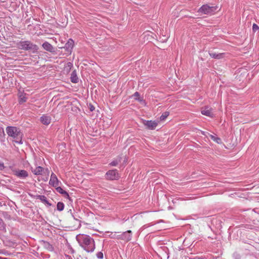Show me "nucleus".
<instances>
[{
  "label": "nucleus",
  "mask_w": 259,
  "mask_h": 259,
  "mask_svg": "<svg viewBox=\"0 0 259 259\" xmlns=\"http://www.w3.org/2000/svg\"><path fill=\"white\" fill-rule=\"evenodd\" d=\"M217 8V6L210 7L208 5H204L199 9L198 12L204 14L212 15L215 13Z\"/></svg>",
  "instance_id": "3"
},
{
  "label": "nucleus",
  "mask_w": 259,
  "mask_h": 259,
  "mask_svg": "<svg viewBox=\"0 0 259 259\" xmlns=\"http://www.w3.org/2000/svg\"><path fill=\"white\" fill-rule=\"evenodd\" d=\"M19 102L20 103L25 102L27 100V98L25 97V94H24L23 93H19Z\"/></svg>",
  "instance_id": "19"
},
{
  "label": "nucleus",
  "mask_w": 259,
  "mask_h": 259,
  "mask_svg": "<svg viewBox=\"0 0 259 259\" xmlns=\"http://www.w3.org/2000/svg\"><path fill=\"white\" fill-rule=\"evenodd\" d=\"M213 109L212 108H210L208 106H205L201 109V113L205 116L213 117V114L212 113Z\"/></svg>",
  "instance_id": "7"
},
{
  "label": "nucleus",
  "mask_w": 259,
  "mask_h": 259,
  "mask_svg": "<svg viewBox=\"0 0 259 259\" xmlns=\"http://www.w3.org/2000/svg\"><path fill=\"white\" fill-rule=\"evenodd\" d=\"M70 80L72 82L77 83L78 81V78L75 71H73L71 74Z\"/></svg>",
  "instance_id": "17"
},
{
  "label": "nucleus",
  "mask_w": 259,
  "mask_h": 259,
  "mask_svg": "<svg viewBox=\"0 0 259 259\" xmlns=\"http://www.w3.org/2000/svg\"><path fill=\"white\" fill-rule=\"evenodd\" d=\"M0 259H6V258H4L3 257L0 256Z\"/></svg>",
  "instance_id": "32"
},
{
  "label": "nucleus",
  "mask_w": 259,
  "mask_h": 259,
  "mask_svg": "<svg viewBox=\"0 0 259 259\" xmlns=\"http://www.w3.org/2000/svg\"><path fill=\"white\" fill-rule=\"evenodd\" d=\"M109 236H110L111 238H115L116 236V232L113 233V232H107V233Z\"/></svg>",
  "instance_id": "26"
},
{
  "label": "nucleus",
  "mask_w": 259,
  "mask_h": 259,
  "mask_svg": "<svg viewBox=\"0 0 259 259\" xmlns=\"http://www.w3.org/2000/svg\"><path fill=\"white\" fill-rule=\"evenodd\" d=\"M120 237L126 241L130 240L132 238V232L130 230L123 232L120 235H118Z\"/></svg>",
  "instance_id": "10"
},
{
  "label": "nucleus",
  "mask_w": 259,
  "mask_h": 259,
  "mask_svg": "<svg viewBox=\"0 0 259 259\" xmlns=\"http://www.w3.org/2000/svg\"><path fill=\"white\" fill-rule=\"evenodd\" d=\"M127 162V158L126 156H125L124 157V162L125 164H126Z\"/></svg>",
  "instance_id": "29"
},
{
  "label": "nucleus",
  "mask_w": 259,
  "mask_h": 259,
  "mask_svg": "<svg viewBox=\"0 0 259 259\" xmlns=\"http://www.w3.org/2000/svg\"><path fill=\"white\" fill-rule=\"evenodd\" d=\"M60 183V182L57 178L56 175L55 174L52 173L51 175L49 181L50 185L55 188L59 185Z\"/></svg>",
  "instance_id": "8"
},
{
  "label": "nucleus",
  "mask_w": 259,
  "mask_h": 259,
  "mask_svg": "<svg viewBox=\"0 0 259 259\" xmlns=\"http://www.w3.org/2000/svg\"><path fill=\"white\" fill-rule=\"evenodd\" d=\"M64 205L63 203L59 202L57 204V208L59 211H62L64 209Z\"/></svg>",
  "instance_id": "21"
},
{
  "label": "nucleus",
  "mask_w": 259,
  "mask_h": 259,
  "mask_svg": "<svg viewBox=\"0 0 259 259\" xmlns=\"http://www.w3.org/2000/svg\"><path fill=\"white\" fill-rule=\"evenodd\" d=\"M77 241L79 245L87 252H92L95 249V244L93 238L88 235L84 234H79L76 237Z\"/></svg>",
  "instance_id": "1"
},
{
  "label": "nucleus",
  "mask_w": 259,
  "mask_h": 259,
  "mask_svg": "<svg viewBox=\"0 0 259 259\" xmlns=\"http://www.w3.org/2000/svg\"><path fill=\"white\" fill-rule=\"evenodd\" d=\"M90 109L91 111H93L95 110V107L93 105H90Z\"/></svg>",
  "instance_id": "28"
},
{
  "label": "nucleus",
  "mask_w": 259,
  "mask_h": 259,
  "mask_svg": "<svg viewBox=\"0 0 259 259\" xmlns=\"http://www.w3.org/2000/svg\"><path fill=\"white\" fill-rule=\"evenodd\" d=\"M69 64H70V65H69V66H71V63H69Z\"/></svg>",
  "instance_id": "33"
},
{
  "label": "nucleus",
  "mask_w": 259,
  "mask_h": 259,
  "mask_svg": "<svg viewBox=\"0 0 259 259\" xmlns=\"http://www.w3.org/2000/svg\"><path fill=\"white\" fill-rule=\"evenodd\" d=\"M209 137L213 141L215 142L218 144H220L222 142L221 139L220 138L215 137L213 135H209Z\"/></svg>",
  "instance_id": "20"
},
{
  "label": "nucleus",
  "mask_w": 259,
  "mask_h": 259,
  "mask_svg": "<svg viewBox=\"0 0 259 259\" xmlns=\"http://www.w3.org/2000/svg\"><path fill=\"white\" fill-rule=\"evenodd\" d=\"M43 170H44V168L42 167L41 166L36 167L33 169L32 168V172L35 175H42Z\"/></svg>",
  "instance_id": "14"
},
{
  "label": "nucleus",
  "mask_w": 259,
  "mask_h": 259,
  "mask_svg": "<svg viewBox=\"0 0 259 259\" xmlns=\"http://www.w3.org/2000/svg\"><path fill=\"white\" fill-rule=\"evenodd\" d=\"M121 156H118L117 158L113 161H112L109 165L113 166H115L117 165L119 162L121 161Z\"/></svg>",
  "instance_id": "18"
},
{
  "label": "nucleus",
  "mask_w": 259,
  "mask_h": 259,
  "mask_svg": "<svg viewBox=\"0 0 259 259\" xmlns=\"http://www.w3.org/2000/svg\"><path fill=\"white\" fill-rule=\"evenodd\" d=\"M132 97L134 98L135 100L139 102L143 106H145L146 105V103L143 98L140 96V94L138 92H135L132 95Z\"/></svg>",
  "instance_id": "11"
},
{
  "label": "nucleus",
  "mask_w": 259,
  "mask_h": 259,
  "mask_svg": "<svg viewBox=\"0 0 259 259\" xmlns=\"http://www.w3.org/2000/svg\"><path fill=\"white\" fill-rule=\"evenodd\" d=\"M142 123L146 126L147 128L150 130H155L158 125V122L156 121L144 119H142Z\"/></svg>",
  "instance_id": "6"
},
{
  "label": "nucleus",
  "mask_w": 259,
  "mask_h": 259,
  "mask_svg": "<svg viewBox=\"0 0 259 259\" xmlns=\"http://www.w3.org/2000/svg\"><path fill=\"white\" fill-rule=\"evenodd\" d=\"M96 255L97 257L99 259H102L103 258V253L102 252H98Z\"/></svg>",
  "instance_id": "25"
},
{
  "label": "nucleus",
  "mask_w": 259,
  "mask_h": 259,
  "mask_svg": "<svg viewBox=\"0 0 259 259\" xmlns=\"http://www.w3.org/2000/svg\"><path fill=\"white\" fill-rule=\"evenodd\" d=\"M18 48L21 50H37V46L33 45L29 41H22L19 42L17 45Z\"/></svg>",
  "instance_id": "4"
},
{
  "label": "nucleus",
  "mask_w": 259,
  "mask_h": 259,
  "mask_svg": "<svg viewBox=\"0 0 259 259\" xmlns=\"http://www.w3.org/2000/svg\"><path fill=\"white\" fill-rule=\"evenodd\" d=\"M46 170L47 171V172H48V176H49V171L48 169H46Z\"/></svg>",
  "instance_id": "31"
},
{
  "label": "nucleus",
  "mask_w": 259,
  "mask_h": 259,
  "mask_svg": "<svg viewBox=\"0 0 259 259\" xmlns=\"http://www.w3.org/2000/svg\"><path fill=\"white\" fill-rule=\"evenodd\" d=\"M106 179L108 180H116L120 178V175L116 169L109 170L105 175Z\"/></svg>",
  "instance_id": "5"
},
{
  "label": "nucleus",
  "mask_w": 259,
  "mask_h": 259,
  "mask_svg": "<svg viewBox=\"0 0 259 259\" xmlns=\"http://www.w3.org/2000/svg\"><path fill=\"white\" fill-rule=\"evenodd\" d=\"M44 246L49 250H52L53 249L52 245L50 244L49 242H44Z\"/></svg>",
  "instance_id": "22"
},
{
  "label": "nucleus",
  "mask_w": 259,
  "mask_h": 259,
  "mask_svg": "<svg viewBox=\"0 0 259 259\" xmlns=\"http://www.w3.org/2000/svg\"><path fill=\"white\" fill-rule=\"evenodd\" d=\"M210 56L215 59H221L223 58L225 56L224 53H219L217 54L215 53H209Z\"/></svg>",
  "instance_id": "13"
},
{
  "label": "nucleus",
  "mask_w": 259,
  "mask_h": 259,
  "mask_svg": "<svg viewBox=\"0 0 259 259\" xmlns=\"http://www.w3.org/2000/svg\"><path fill=\"white\" fill-rule=\"evenodd\" d=\"M40 120L43 124L48 125L51 123V117L48 115L44 114L40 117Z\"/></svg>",
  "instance_id": "12"
},
{
  "label": "nucleus",
  "mask_w": 259,
  "mask_h": 259,
  "mask_svg": "<svg viewBox=\"0 0 259 259\" xmlns=\"http://www.w3.org/2000/svg\"><path fill=\"white\" fill-rule=\"evenodd\" d=\"M258 29H259L258 26L257 24L254 23L253 24V26H252V30H253V31L255 32V31H257Z\"/></svg>",
  "instance_id": "24"
},
{
  "label": "nucleus",
  "mask_w": 259,
  "mask_h": 259,
  "mask_svg": "<svg viewBox=\"0 0 259 259\" xmlns=\"http://www.w3.org/2000/svg\"><path fill=\"white\" fill-rule=\"evenodd\" d=\"M39 197H40L41 200L45 202L46 203H49L48 200H47V198L44 196H39Z\"/></svg>",
  "instance_id": "27"
},
{
  "label": "nucleus",
  "mask_w": 259,
  "mask_h": 259,
  "mask_svg": "<svg viewBox=\"0 0 259 259\" xmlns=\"http://www.w3.org/2000/svg\"><path fill=\"white\" fill-rule=\"evenodd\" d=\"M14 175L21 178H25L28 177V172L25 170H15L13 171Z\"/></svg>",
  "instance_id": "9"
},
{
  "label": "nucleus",
  "mask_w": 259,
  "mask_h": 259,
  "mask_svg": "<svg viewBox=\"0 0 259 259\" xmlns=\"http://www.w3.org/2000/svg\"><path fill=\"white\" fill-rule=\"evenodd\" d=\"M4 167L3 163L0 162V170L2 169Z\"/></svg>",
  "instance_id": "30"
},
{
  "label": "nucleus",
  "mask_w": 259,
  "mask_h": 259,
  "mask_svg": "<svg viewBox=\"0 0 259 259\" xmlns=\"http://www.w3.org/2000/svg\"><path fill=\"white\" fill-rule=\"evenodd\" d=\"M44 49L48 51L52 52L53 51V46L48 42H45L42 44Z\"/></svg>",
  "instance_id": "16"
},
{
  "label": "nucleus",
  "mask_w": 259,
  "mask_h": 259,
  "mask_svg": "<svg viewBox=\"0 0 259 259\" xmlns=\"http://www.w3.org/2000/svg\"><path fill=\"white\" fill-rule=\"evenodd\" d=\"M169 115V113L167 112H165L163 113L160 117V119L161 120H164Z\"/></svg>",
  "instance_id": "23"
},
{
  "label": "nucleus",
  "mask_w": 259,
  "mask_h": 259,
  "mask_svg": "<svg viewBox=\"0 0 259 259\" xmlns=\"http://www.w3.org/2000/svg\"><path fill=\"white\" fill-rule=\"evenodd\" d=\"M6 130L8 136L12 137L16 143H21L22 134L19 128L15 126H8Z\"/></svg>",
  "instance_id": "2"
},
{
  "label": "nucleus",
  "mask_w": 259,
  "mask_h": 259,
  "mask_svg": "<svg viewBox=\"0 0 259 259\" xmlns=\"http://www.w3.org/2000/svg\"><path fill=\"white\" fill-rule=\"evenodd\" d=\"M55 188H56V190L57 191V192L63 195L64 196H65L66 198L69 197L68 193L66 191L64 190L61 187H59L58 186Z\"/></svg>",
  "instance_id": "15"
}]
</instances>
